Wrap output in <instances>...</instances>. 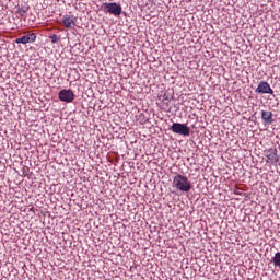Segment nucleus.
Masks as SVG:
<instances>
[{"instance_id": "nucleus-2", "label": "nucleus", "mask_w": 280, "mask_h": 280, "mask_svg": "<svg viewBox=\"0 0 280 280\" xmlns=\"http://www.w3.org/2000/svg\"><path fill=\"white\" fill-rule=\"evenodd\" d=\"M104 12L113 14L114 16H121L122 9L117 2L103 3Z\"/></svg>"}, {"instance_id": "nucleus-9", "label": "nucleus", "mask_w": 280, "mask_h": 280, "mask_svg": "<svg viewBox=\"0 0 280 280\" xmlns=\"http://www.w3.org/2000/svg\"><path fill=\"white\" fill-rule=\"evenodd\" d=\"M261 119L265 121V124H272V112L262 110Z\"/></svg>"}, {"instance_id": "nucleus-3", "label": "nucleus", "mask_w": 280, "mask_h": 280, "mask_svg": "<svg viewBox=\"0 0 280 280\" xmlns=\"http://www.w3.org/2000/svg\"><path fill=\"white\" fill-rule=\"evenodd\" d=\"M171 130L175 135H182L183 137H189V135H191V129L187 125L180 122H174Z\"/></svg>"}, {"instance_id": "nucleus-7", "label": "nucleus", "mask_w": 280, "mask_h": 280, "mask_svg": "<svg viewBox=\"0 0 280 280\" xmlns=\"http://www.w3.org/2000/svg\"><path fill=\"white\" fill-rule=\"evenodd\" d=\"M256 93L273 95L275 91L272 90V88H270V84H268V82L261 81L256 89Z\"/></svg>"}, {"instance_id": "nucleus-8", "label": "nucleus", "mask_w": 280, "mask_h": 280, "mask_svg": "<svg viewBox=\"0 0 280 280\" xmlns=\"http://www.w3.org/2000/svg\"><path fill=\"white\" fill-rule=\"evenodd\" d=\"M75 23H78V18L73 15H66L62 19L63 27L67 30H73V27H75Z\"/></svg>"}, {"instance_id": "nucleus-11", "label": "nucleus", "mask_w": 280, "mask_h": 280, "mask_svg": "<svg viewBox=\"0 0 280 280\" xmlns=\"http://www.w3.org/2000/svg\"><path fill=\"white\" fill-rule=\"evenodd\" d=\"M51 43H58V40H60V38H58V35L54 34L50 36Z\"/></svg>"}, {"instance_id": "nucleus-10", "label": "nucleus", "mask_w": 280, "mask_h": 280, "mask_svg": "<svg viewBox=\"0 0 280 280\" xmlns=\"http://www.w3.org/2000/svg\"><path fill=\"white\" fill-rule=\"evenodd\" d=\"M272 261L276 268H280V252L275 254Z\"/></svg>"}, {"instance_id": "nucleus-6", "label": "nucleus", "mask_w": 280, "mask_h": 280, "mask_svg": "<svg viewBox=\"0 0 280 280\" xmlns=\"http://www.w3.org/2000/svg\"><path fill=\"white\" fill-rule=\"evenodd\" d=\"M15 43L18 45H27V43H36V33H27V35H24L23 37L16 38Z\"/></svg>"}, {"instance_id": "nucleus-4", "label": "nucleus", "mask_w": 280, "mask_h": 280, "mask_svg": "<svg viewBox=\"0 0 280 280\" xmlns=\"http://www.w3.org/2000/svg\"><path fill=\"white\" fill-rule=\"evenodd\" d=\"M265 156L267 158L266 163H270V165H275V163H279V154H277V149L265 150Z\"/></svg>"}, {"instance_id": "nucleus-5", "label": "nucleus", "mask_w": 280, "mask_h": 280, "mask_svg": "<svg viewBox=\"0 0 280 280\" xmlns=\"http://www.w3.org/2000/svg\"><path fill=\"white\" fill-rule=\"evenodd\" d=\"M59 100L61 102L71 103L75 100V94H73V91L65 89L59 92Z\"/></svg>"}, {"instance_id": "nucleus-1", "label": "nucleus", "mask_w": 280, "mask_h": 280, "mask_svg": "<svg viewBox=\"0 0 280 280\" xmlns=\"http://www.w3.org/2000/svg\"><path fill=\"white\" fill-rule=\"evenodd\" d=\"M173 187L177 188L178 191H191V182L189 178H187V176L177 174L173 178Z\"/></svg>"}]
</instances>
